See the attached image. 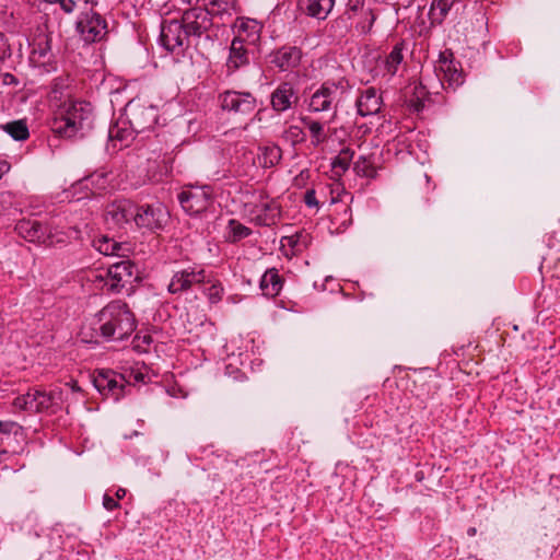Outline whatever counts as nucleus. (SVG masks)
<instances>
[{
  "mask_svg": "<svg viewBox=\"0 0 560 560\" xmlns=\"http://www.w3.org/2000/svg\"><path fill=\"white\" fill-rule=\"evenodd\" d=\"M375 20L376 14L372 9L362 10L361 20L357 23V30L362 34L370 33Z\"/></svg>",
  "mask_w": 560,
  "mask_h": 560,
  "instance_id": "obj_35",
  "label": "nucleus"
},
{
  "mask_svg": "<svg viewBox=\"0 0 560 560\" xmlns=\"http://www.w3.org/2000/svg\"><path fill=\"white\" fill-rule=\"evenodd\" d=\"M39 56L40 57H45L46 56V50L45 49H40L39 50Z\"/></svg>",
  "mask_w": 560,
  "mask_h": 560,
  "instance_id": "obj_49",
  "label": "nucleus"
},
{
  "mask_svg": "<svg viewBox=\"0 0 560 560\" xmlns=\"http://www.w3.org/2000/svg\"><path fill=\"white\" fill-rule=\"evenodd\" d=\"M270 63L280 71H288L296 68L302 58V51L296 46H283L270 54Z\"/></svg>",
  "mask_w": 560,
  "mask_h": 560,
  "instance_id": "obj_19",
  "label": "nucleus"
},
{
  "mask_svg": "<svg viewBox=\"0 0 560 560\" xmlns=\"http://www.w3.org/2000/svg\"><path fill=\"white\" fill-rule=\"evenodd\" d=\"M423 107V104H421L420 102H418L417 106H416V110H420L421 108Z\"/></svg>",
  "mask_w": 560,
  "mask_h": 560,
  "instance_id": "obj_48",
  "label": "nucleus"
},
{
  "mask_svg": "<svg viewBox=\"0 0 560 560\" xmlns=\"http://www.w3.org/2000/svg\"><path fill=\"white\" fill-rule=\"evenodd\" d=\"M283 285V280L276 268H270L261 276L259 288L267 298L277 296Z\"/></svg>",
  "mask_w": 560,
  "mask_h": 560,
  "instance_id": "obj_24",
  "label": "nucleus"
},
{
  "mask_svg": "<svg viewBox=\"0 0 560 560\" xmlns=\"http://www.w3.org/2000/svg\"><path fill=\"white\" fill-rule=\"evenodd\" d=\"M33 401L32 390H30L25 395L18 396L13 401V406L19 409L33 411Z\"/></svg>",
  "mask_w": 560,
  "mask_h": 560,
  "instance_id": "obj_38",
  "label": "nucleus"
},
{
  "mask_svg": "<svg viewBox=\"0 0 560 560\" xmlns=\"http://www.w3.org/2000/svg\"><path fill=\"white\" fill-rule=\"evenodd\" d=\"M72 389L73 390H79L80 388L77 386V384H73Z\"/></svg>",
  "mask_w": 560,
  "mask_h": 560,
  "instance_id": "obj_51",
  "label": "nucleus"
},
{
  "mask_svg": "<svg viewBox=\"0 0 560 560\" xmlns=\"http://www.w3.org/2000/svg\"><path fill=\"white\" fill-rule=\"evenodd\" d=\"M115 495H116V498H117V501H118V500H120V499H122V498H125V495H126V489H124V488H119V489H117V491L115 492Z\"/></svg>",
  "mask_w": 560,
  "mask_h": 560,
  "instance_id": "obj_46",
  "label": "nucleus"
},
{
  "mask_svg": "<svg viewBox=\"0 0 560 560\" xmlns=\"http://www.w3.org/2000/svg\"><path fill=\"white\" fill-rule=\"evenodd\" d=\"M354 151L350 148H343L340 150L339 154L334 159L331 166L332 170L337 173H345L351 164L353 159Z\"/></svg>",
  "mask_w": 560,
  "mask_h": 560,
  "instance_id": "obj_32",
  "label": "nucleus"
},
{
  "mask_svg": "<svg viewBox=\"0 0 560 560\" xmlns=\"http://www.w3.org/2000/svg\"><path fill=\"white\" fill-rule=\"evenodd\" d=\"M467 533H468L469 536H474L476 534V528L475 527H470Z\"/></svg>",
  "mask_w": 560,
  "mask_h": 560,
  "instance_id": "obj_47",
  "label": "nucleus"
},
{
  "mask_svg": "<svg viewBox=\"0 0 560 560\" xmlns=\"http://www.w3.org/2000/svg\"><path fill=\"white\" fill-rule=\"evenodd\" d=\"M179 20L187 30L188 36L195 42V46L202 37L211 38L210 31L213 27V19L208 9L201 7L186 9Z\"/></svg>",
  "mask_w": 560,
  "mask_h": 560,
  "instance_id": "obj_6",
  "label": "nucleus"
},
{
  "mask_svg": "<svg viewBox=\"0 0 560 560\" xmlns=\"http://www.w3.org/2000/svg\"><path fill=\"white\" fill-rule=\"evenodd\" d=\"M93 107L89 102L65 104L51 120V131L62 138H82L93 128Z\"/></svg>",
  "mask_w": 560,
  "mask_h": 560,
  "instance_id": "obj_2",
  "label": "nucleus"
},
{
  "mask_svg": "<svg viewBox=\"0 0 560 560\" xmlns=\"http://www.w3.org/2000/svg\"><path fill=\"white\" fill-rule=\"evenodd\" d=\"M168 220V212L162 203L136 205L133 226L151 232L162 230Z\"/></svg>",
  "mask_w": 560,
  "mask_h": 560,
  "instance_id": "obj_12",
  "label": "nucleus"
},
{
  "mask_svg": "<svg viewBox=\"0 0 560 560\" xmlns=\"http://www.w3.org/2000/svg\"><path fill=\"white\" fill-rule=\"evenodd\" d=\"M94 246L103 255L121 256L122 244L107 236H102L94 241Z\"/></svg>",
  "mask_w": 560,
  "mask_h": 560,
  "instance_id": "obj_29",
  "label": "nucleus"
},
{
  "mask_svg": "<svg viewBox=\"0 0 560 560\" xmlns=\"http://www.w3.org/2000/svg\"><path fill=\"white\" fill-rule=\"evenodd\" d=\"M404 46H405L404 42L397 43L393 47L389 55L386 57L385 68L387 70V72L392 75L396 74V72L398 70V66L404 60V55H402Z\"/></svg>",
  "mask_w": 560,
  "mask_h": 560,
  "instance_id": "obj_30",
  "label": "nucleus"
},
{
  "mask_svg": "<svg viewBox=\"0 0 560 560\" xmlns=\"http://www.w3.org/2000/svg\"><path fill=\"white\" fill-rule=\"evenodd\" d=\"M304 202L307 207H318V201L316 199V191L314 189H307L304 195Z\"/></svg>",
  "mask_w": 560,
  "mask_h": 560,
  "instance_id": "obj_40",
  "label": "nucleus"
},
{
  "mask_svg": "<svg viewBox=\"0 0 560 560\" xmlns=\"http://www.w3.org/2000/svg\"><path fill=\"white\" fill-rule=\"evenodd\" d=\"M11 170V164L5 160H0V179Z\"/></svg>",
  "mask_w": 560,
  "mask_h": 560,
  "instance_id": "obj_44",
  "label": "nucleus"
},
{
  "mask_svg": "<svg viewBox=\"0 0 560 560\" xmlns=\"http://www.w3.org/2000/svg\"><path fill=\"white\" fill-rule=\"evenodd\" d=\"M218 103L223 112L241 116L250 115L257 107V98L247 91L225 90L219 93Z\"/></svg>",
  "mask_w": 560,
  "mask_h": 560,
  "instance_id": "obj_9",
  "label": "nucleus"
},
{
  "mask_svg": "<svg viewBox=\"0 0 560 560\" xmlns=\"http://www.w3.org/2000/svg\"><path fill=\"white\" fill-rule=\"evenodd\" d=\"M103 506L107 511H113V510L119 508V503H118V501L116 499L110 497L108 493H105L104 497H103Z\"/></svg>",
  "mask_w": 560,
  "mask_h": 560,
  "instance_id": "obj_42",
  "label": "nucleus"
},
{
  "mask_svg": "<svg viewBox=\"0 0 560 560\" xmlns=\"http://www.w3.org/2000/svg\"><path fill=\"white\" fill-rule=\"evenodd\" d=\"M135 133L136 131L132 130L130 126L127 128L119 126V124L110 127L108 130V137L110 140H118L125 145H128L129 141L133 139Z\"/></svg>",
  "mask_w": 560,
  "mask_h": 560,
  "instance_id": "obj_34",
  "label": "nucleus"
},
{
  "mask_svg": "<svg viewBox=\"0 0 560 560\" xmlns=\"http://www.w3.org/2000/svg\"><path fill=\"white\" fill-rule=\"evenodd\" d=\"M140 281L139 269L130 259H122L112 264L106 270L105 285L109 291L129 293L133 283Z\"/></svg>",
  "mask_w": 560,
  "mask_h": 560,
  "instance_id": "obj_4",
  "label": "nucleus"
},
{
  "mask_svg": "<svg viewBox=\"0 0 560 560\" xmlns=\"http://www.w3.org/2000/svg\"><path fill=\"white\" fill-rule=\"evenodd\" d=\"M209 4L215 9V13L224 14L236 10L237 0H208Z\"/></svg>",
  "mask_w": 560,
  "mask_h": 560,
  "instance_id": "obj_36",
  "label": "nucleus"
},
{
  "mask_svg": "<svg viewBox=\"0 0 560 560\" xmlns=\"http://www.w3.org/2000/svg\"><path fill=\"white\" fill-rule=\"evenodd\" d=\"M249 58L246 48L244 47V39L241 36L232 40L230 47V55L226 62L229 72H234L241 67L248 65Z\"/></svg>",
  "mask_w": 560,
  "mask_h": 560,
  "instance_id": "obj_23",
  "label": "nucleus"
},
{
  "mask_svg": "<svg viewBox=\"0 0 560 560\" xmlns=\"http://www.w3.org/2000/svg\"><path fill=\"white\" fill-rule=\"evenodd\" d=\"M32 395L34 398V412H48L54 415L62 409L65 397L63 390L60 387H55L49 392L45 389H33Z\"/></svg>",
  "mask_w": 560,
  "mask_h": 560,
  "instance_id": "obj_16",
  "label": "nucleus"
},
{
  "mask_svg": "<svg viewBox=\"0 0 560 560\" xmlns=\"http://www.w3.org/2000/svg\"><path fill=\"white\" fill-rule=\"evenodd\" d=\"M75 31L85 44L101 42L107 34V22L98 12L89 8L78 15Z\"/></svg>",
  "mask_w": 560,
  "mask_h": 560,
  "instance_id": "obj_7",
  "label": "nucleus"
},
{
  "mask_svg": "<svg viewBox=\"0 0 560 560\" xmlns=\"http://www.w3.org/2000/svg\"><path fill=\"white\" fill-rule=\"evenodd\" d=\"M229 235L228 241L231 243H237L252 234V230L238 222L235 219H231L228 224Z\"/></svg>",
  "mask_w": 560,
  "mask_h": 560,
  "instance_id": "obj_31",
  "label": "nucleus"
},
{
  "mask_svg": "<svg viewBox=\"0 0 560 560\" xmlns=\"http://www.w3.org/2000/svg\"><path fill=\"white\" fill-rule=\"evenodd\" d=\"M455 2L456 0H432L428 13L430 25H441Z\"/></svg>",
  "mask_w": 560,
  "mask_h": 560,
  "instance_id": "obj_26",
  "label": "nucleus"
},
{
  "mask_svg": "<svg viewBox=\"0 0 560 560\" xmlns=\"http://www.w3.org/2000/svg\"><path fill=\"white\" fill-rule=\"evenodd\" d=\"M353 171L360 177L375 178L377 175V170L375 166L374 155L371 154L359 156V159L354 162Z\"/></svg>",
  "mask_w": 560,
  "mask_h": 560,
  "instance_id": "obj_28",
  "label": "nucleus"
},
{
  "mask_svg": "<svg viewBox=\"0 0 560 560\" xmlns=\"http://www.w3.org/2000/svg\"><path fill=\"white\" fill-rule=\"evenodd\" d=\"M435 71L440 79L443 82H447L452 88H456L464 82L460 63L454 59L451 50H445L440 54Z\"/></svg>",
  "mask_w": 560,
  "mask_h": 560,
  "instance_id": "obj_15",
  "label": "nucleus"
},
{
  "mask_svg": "<svg viewBox=\"0 0 560 560\" xmlns=\"http://www.w3.org/2000/svg\"><path fill=\"white\" fill-rule=\"evenodd\" d=\"M58 3L66 13H71L74 10L75 2L73 0H58Z\"/></svg>",
  "mask_w": 560,
  "mask_h": 560,
  "instance_id": "obj_43",
  "label": "nucleus"
},
{
  "mask_svg": "<svg viewBox=\"0 0 560 560\" xmlns=\"http://www.w3.org/2000/svg\"><path fill=\"white\" fill-rule=\"evenodd\" d=\"M381 107L382 97L374 88L364 90L357 100L358 114L362 117L377 114Z\"/></svg>",
  "mask_w": 560,
  "mask_h": 560,
  "instance_id": "obj_21",
  "label": "nucleus"
},
{
  "mask_svg": "<svg viewBox=\"0 0 560 560\" xmlns=\"http://www.w3.org/2000/svg\"><path fill=\"white\" fill-rule=\"evenodd\" d=\"M253 221L259 226H271L280 218V206L277 201H264L256 203L252 210Z\"/></svg>",
  "mask_w": 560,
  "mask_h": 560,
  "instance_id": "obj_20",
  "label": "nucleus"
},
{
  "mask_svg": "<svg viewBox=\"0 0 560 560\" xmlns=\"http://www.w3.org/2000/svg\"><path fill=\"white\" fill-rule=\"evenodd\" d=\"M335 0H299V7L307 16L326 20L334 9Z\"/></svg>",
  "mask_w": 560,
  "mask_h": 560,
  "instance_id": "obj_22",
  "label": "nucleus"
},
{
  "mask_svg": "<svg viewBox=\"0 0 560 560\" xmlns=\"http://www.w3.org/2000/svg\"><path fill=\"white\" fill-rule=\"evenodd\" d=\"M289 135L293 138H298L300 137L301 135H303V131L300 127L298 126H290L289 130H288Z\"/></svg>",
  "mask_w": 560,
  "mask_h": 560,
  "instance_id": "obj_45",
  "label": "nucleus"
},
{
  "mask_svg": "<svg viewBox=\"0 0 560 560\" xmlns=\"http://www.w3.org/2000/svg\"><path fill=\"white\" fill-rule=\"evenodd\" d=\"M205 269L187 268L175 272L171 279L167 290L172 294H177L190 290L196 284L206 281Z\"/></svg>",
  "mask_w": 560,
  "mask_h": 560,
  "instance_id": "obj_17",
  "label": "nucleus"
},
{
  "mask_svg": "<svg viewBox=\"0 0 560 560\" xmlns=\"http://www.w3.org/2000/svg\"><path fill=\"white\" fill-rule=\"evenodd\" d=\"M161 45L170 52L183 55L195 42L185 28L180 20H165L161 24Z\"/></svg>",
  "mask_w": 560,
  "mask_h": 560,
  "instance_id": "obj_5",
  "label": "nucleus"
},
{
  "mask_svg": "<svg viewBox=\"0 0 560 560\" xmlns=\"http://www.w3.org/2000/svg\"><path fill=\"white\" fill-rule=\"evenodd\" d=\"M133 313L126 302H109L96 314L95 330L107 341L124 340L136 329Z\"/></svg>",
  "mask_w": 560,
  "mask_h": 560,
  "instance_id": "obj_1",
  "label": "nucleus"
},
{
  "mask_svg": "<svg viewBox=\"0 0 560 560\" xmlns=\"http://www.w3.org/2000/svg\"><path fill=\"white\" fill-rule=\"evenodd\" d=\"M363 0H349L348 1V14L349 18H352V14L358 12L359 10L362 12L363 9Z\"/></svg>",
  "mask_w": 560,
  "mask_h": 560,
  "instance_id": "obj_41",
  "label": "nucleus"
},
{
  "mask_svg": "<svg viewBox=\"0 0 560 560\" xmlns=\"http://www.w3.org/2000/svg\"><path fill=\"white\" fill-rule=\"evenodd\" d=\"M93 384L101 395L118 400L124 396L125 378L110 370L100 371L93 378Z\"/></svg>",
  "mask_w": 560,
  "mask_h": 560,
  "instance_id": "obj_14",
  "label": "nucleus"
},
{
  "mask_svg": "<svg viewBox=\"0 0 560 560\" xmlns=\"http://www.w3.org/2000/svg\"><path fill=\"white\" fill-rule=\"evenodd\" d=\"M282 150L277 144L261 145L258 148L257 160L262 168H271L280 163Z\"/></svg>",
  "mask_w": 560,
  "mask_h": 560,
  "instance_id": "obj_25",
  "label": "nucleus"
},
{
  "mask_svg": "<svg viewBox=\"0 0 560 560\" xmlns=\"http://www.w3.org/2000/svg\"><path fill=\"white\" fill-rule=\"evenodd\" d=\"M178 201L188 214L202 213L212 202L211 189L209 186H203L183 190L178 194Z\"/></svg>",
  "mask_w": 560,
  "mask_h": 560,
  "instance_id": "obj_13",
  "label": "nucleus"
},
{
  "mask_svg": "<svg viewBox=\"0 0 560 560\" xmlns=\"http://www.w3.org/2000/svg\"><path fill=\"white\" fill-rule=\"evenodd\" d=\"M300 120L303 126L308 129L311 133V143L313 147H318L326 142L327 135L325 132L323 122L314 120L310 116H302Z\"/></svg>",
  "mask_w": 560,
  "mask_h": 560,
  "instance_id": "obj_27",
  "label": "nucleus"
},
{
  "mask_svg": "<svg viewBox=\"0 0 560 560\" xmlns=\"http://www.w3.org/2000/svg\"><path fill=\"white\" fill-rule=\"evenodd\" d=\"M135 214V202L128 199L115 200L106 207L105 222L109 230H127L133 226Z\"/></svg>",
  "mask_w": 560,
  "mask_h": 560,
  "instance_id": "obj_10",
  "label": "nucleus"
},
{
  "mask_svg": "<svg viewBox=\"0 0 560 560\" xmlns=\"http://www.w3.org/2000/svg\"><path fill=\"white\" fill-rule=\"evenodd\" d=\"M49 3H58V0H46Z\"/></svg>",
  "mask_w": 560,
  "mask_h": 560,
  "instance_id": "obj_50",
  "label": "nucleus"
},
{
  "mask_svg": "<svg viewBox=\"0 0 560 560\" xmlns=\"http://www.w3.org/2000/svg\"><path fill=\"white\" fill-rule=\"evenodd\" d=\"M127 124L136 133L151 130L158 122V107L147 105L140 100H131L125 107Z\"/></svg>",
  "mask_w": 560,
  "mask_h": 560,
  "instance_id": "obj_8",
  "label": "nucleus"
},
{
  "mask_svg": "<svg viewBox=\"0 0 560 560\" xmlns=\"http://www.w3.org/2000/svg\"><path fill=\"white\" fill-rule=\"evenodd\" d=\"M20 425L14 421H0V434L16 433Z\"/></svg>",
  "mask_w": 560,
  "mask_h": 560,
  "instance_id": "obj_39",
  "label": "nucleus"
},
{
  "mask_svg": "<svg viewBox=\"0 0 560 560\" xmlns=\"http://www.w3.org/2000/svg\"><path fill=\"white\" fill-rule=\"evenodd\" d=\"M349 84L346 80L325 81L311 96L308 109L312 113L334 110L337 115L338 104L341 96L348 91Z\"/></svg>",
  "mask_w": 560,
  "mask_h": 560,
  "instance_id": "obj_3",
  "label": "nucleus"
},
{
  "mask_svg": "<svg viewBox=\"0 0 560 560\" xmlns=\"http://www.w3.org/2000/svg\"><path fill=\"white\" fill-rule=\"evenodd\" d=\"M298 101V91L289 81L281 82L270 95L271 107L277 113L290 109Z\"/></svg>",
  "mask_w": 560,
  "mask_h": 560,
  "instance_id": "obj_18",
  "label": "nucleus"
},
{
  "mask_svg": "<svg viewBox=\"0 0 560 560\" xmlns=\"http://www.w3.org/2000/svg\"><path fill=\"white\" fill-rule=\"evenodd\" d=\"M3 128L16 141L26 140L30 136L28 128L23 120L8 122Z\"/></svg>",
  "mask_w": 560,
  "mask_h": 560,
  "instance_id": "obj_33",
  "label": "nucleus"
},
{
  "mask_svg": "<svg viewBox=\"0 0 560 560\" xmlns=\"http://www.w3.org/2000/svg\"><path fill=\"white\" fill-rule=\"evenodd\" d=\"M16 233L28 242L55 245L65 242L63 237L52 234L51 230L35 219H22L15 225Z\"/></svg>",
  "mask_w": 560,
  "mask_h": 560,
  "instance_id": "obj_11",
  "label": "nucleus"
},
{
  "mask_svg": "<svg viewBox=\"0 0 560 560\" xmlns=\"http://www.w3.org/2000/svg\"><path fill=\"white\" fill-rule=\"evenodd\" d=\"M240 32H247L252 42L259 37L260 25L254 20L242 21L238 26Z\"/></svg>",
  "mask_w": 560,
  "mask_h": 560,
  "instance_id": "obj_37",
  "label": "nucleus"
}]
</instances>
